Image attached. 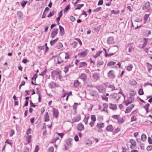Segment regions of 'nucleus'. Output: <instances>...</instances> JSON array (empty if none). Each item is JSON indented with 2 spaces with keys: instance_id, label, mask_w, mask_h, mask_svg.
<instances>
[{
  "instance_id": "1",
  "label": "nucleus",
  "mask_w": 152,
  "mask_h": 152,
  "mask_svg": "<svg viewBox=\"0 0 152 152\" xmlns=\"http://www.w3.org/2000/svg\"><path fill=\"white\" fill-rule=\"evenodd\" d=\"M130 142L131 145H130V147L131 149H134L136 146V142L133 139H130Z\"/></svg>"
},
{
  "instance_id": "2",
  "label": "nucleus",
  "mask_w": 152,
  "mask_h": 152,
  "mask_svg": "<svg viewBox=\"0 0 152 152\" xmlns=\"http://www.w3.org/2000/svg\"><path fill=\"white\" fill-rule=\"evenodd\" d=\"M108 77L110 79H113L115 77L114 71L113 70H110L107 73Z\"/></svg>"
},
{
  "instance_id": "3",
  "label": "nucleus",
  "mask_w": 152,
  "mask_h": 152,
  "mask_svg": "<svg viewBox=\"0 0 152 152\" xmlns=\"http://www.w3.org/2000/svg\"><path fill=\"white\" fill-rule=\"evenodd\" d=\"M96 88L100 93H103L105 91L104 88L102 85H100L97 86Z\"/></svg>"
},
{
  "instance_id": "4",
  "label": "nucleus",
  "mask_w": 152,
  "mask_h": 152,
  "mask_svg": "<svg viewBox=\"0 0 152 152\" xmlns=\"http://www.w3.org/2000/svg\"><path fill=\"white\" fill-rule=\"evenodd\" d=\"M100 77L99 74L98 73H95L93 74L92 75L93 80L94 81H96L98 80Z\"/></svg>"
},
{
  "instance_id": "5",
  "label": "nucleus",
  "mask_w": 152,
  "mask_h": 152,
  "mask_svg": "<svg viewBox=\"0 0 152 152\" xmlns=\"http://www.w3.org/2000/svg\"><path fill=\"white\" fill-rule=\"evenodd\" d=\"M58 31V28H55L52 31L51 35V37L52 38H54L57 34Z\"/></svg>"
},
{
  "instance_id": "6",
  "label": "nucleus",
  "mask_w": 152,
  "mask_h": 152,
  "mask_svg": "<svg viewBox=\"0 0 152 152\" xmlns=\"http://www.w3.org/2000/svg\"><path fill=\"white\" fill-rule=\"evenodd\" d=\"M134 107V105L133 104L130 105L129 107H128L125 111V113H129L132 110L133 108Z\"/></svg>"
},
{
  "instance_id": "7",
  "label": "nucleus",
  "mask_w": 152,
  "mask_h": 152,
  "mask_svg": "<svg viewBox=\"0 0 152 152\" xmlns=\"http://www.w3.org/2000/svg\"><path fill=\"white\" fill-rule=\"evenodd\" d=\"M64 56H60L58 57V64H60L64 62Z\"/></svg>"
},
{
  "instance_id": "8",
  "label": "nucleus",
  "mask_w": 152,
  "mask_h": 152,
  "mask_svg": "<svg viewBox=\"0 0 152 152\" xmlns=\"http://www.w3.org/2000/svg\"><path fill=\"white\" fill-rule=\"evenodd\" d=\"M55 47L57 49L61 50L63 48V45L60 42H58L57 43Z\"/></svg>"
},
{
  "instance_id": "9",
  "label": "nucleus",
  "mask_w": 152,
  "mask_h": 152,
  "mask_svg": "<svg viewBox=\"0 0 152 152\" xmlns=\"http://www.w3.org/2000/svg\"><path fill=\"white\" fill-rule=\"evenodd\" d=\"M134 101L133 99H128L126 101H124L123 102V104L124 105L127 106L129 104L132 103V101Z\"/></svg>"
},
{
  "instance_id": "10",
  "label": "nucleus",
  "mask_w": 152,
  "mask_h": 152,
  "mask_svg": "<svg viewBox=\"0 0 152 152\" xmlns=\"http://www.w3.org/2000/svg\"><path fill=\"white\" fill-rule=\"evenodd\" d=\"M90 95L94 98H95L98 96V93L96 91H94L91 92L90 93Z\"/></svg>"
},
{
  "instance_id": "11",
  "label": "nucleus",
  "mask_w": 152,
  "mask_h": 152,
  "mask_svg": "<svg viewBox=\"0 0 152 152\" xmlns=\"http://www.w3.org/2000/svg\"><path fill=\"white\" fill-rule=\"evenodd\" d=\"M121 94L120 92H119L117 94H114L113 96L114 97V98L117 101H118V99L120 98L121 97L120 95Z\"/></svg>"
},
{
  "instance_id": "12",
  "label": "nucleus",
  "mask_w": 152,
  "mask_h": 152,
  "mask_svg": "<svg viewBox=\"0 0 152 152\" xmlns=\"http://www.w3.org/2000/svg\"><path fill=\"white\" fill-rule=\"evenodd\" d=\"M77 129L81 131L84 129V126L81 123L78 124L77 126Z\"/></svg>"
},
{
  "instance_id": "13",
  "label": "nucleus",
  "mask_w": 152,
  "mask_h": 152,
  "mask_svg": "<svg viewBox=\"0 0 152 152\" xmlns=\"http://www.w3.org/2000/svg\"><path fill=\"white\" fill-rule=\"evenodd\" d=\"M86 54L87 51L86 50H85L80 53H79L78 55L80 57H83L86 56Z\"/></svg>"
},
{
  "instance_id": "14",
  "label": "nucleus",
  "mask_w": 152,
  "mask_h": 152,
  "mask_svg": "<svg viewBox=\"0 0 152 152\" xmlns=\"http://www.w3.org/2000/svg\"><path fill=\"white\" fill-rule=\"evenodd\" d=\"M53 116L57 118L58 117L59 112L55 108H53Z\"/></svg>"
},
{
  "instance_id": "15",
  "label": "nucleus",
  "mask_w": 152,
  "mask_h": 152,
  "mask_svg": "<svg viewBox=\"0 0 152 152\" xmlns=\"http://www.w3.org/2000/svg\"><path fill=\"white\" fill-rule=\"evenodd\" d=\"M106 129L107 132H112L113 130V128L111 125H108L106 128Z\"/></svg>"
},
{
  "instance_id": "16",
  "label": "nucleus",
  "mask_w": 152,
  "mask_h": 152,
  "mask_svg": "<svg viewBox=\"0 0 152 152\" xmlns=\"http://www.w3.org/2000/svg\"><path fill=\"white\" fill-rule=\"evenodd\" d=\"M114 42L113 39L112 37H110L107 39V43L108 44L110 45Z\"/></svg>"
},
{
  "instance_id": "17",
  "label": "nucleus",
  "mask_w": 152,
  "mask_h": 152,
  "mask_svg": "<svg viewBox=\"0 0 152 152\" xmlns=\"http://www.w3.org/2000/svg\"><path fill=\"white\" fill-rule=\"evenodd\" d=\"M44 121L45 122H48L49 121L50 118L49 116L48 115V112H46L44 116Z\"/></svg>"
},
{
  "instance_id": "18",
  "label": "nucleus",
  "mask_w": 152,
  "mask_h": 152,
  "mask_svg": "<svg viewBox=\"0 0 152 152\" xmlns=\"http://www.w3.org/2000/svg\"><path fill=\"white\" fill-rule=\"evenodd\" d=\"M148 43V39L144 38V42L141 48H144L145 47Z\"/></svg>"
},
{
  "instance_id": "19",
  "label": "nucleus",
  "mask_w": 152,
  "mask_h": 152,
  "mask_svg": "<svg viewBox=\"0 0 152 152\" xmlns=\"http://www.w3.org/2000/svg\"><path fill=\"white\" fill-rule=\"evenodd\" d=\"M110 106L109 108L113 110H115L117 108V107L116 104H114L112 103L109 104Z\"/></svg>"
},
{
  "instance_id": "20",
  "label": "nucleus",
  "mask_w": 152,
  "mask_h": 152,
  "mask_svg": "<svg viewBox=\"0 0 152 152\" xmlns=\"http://www.w3.org/2000/svg\"><path fill=\"white\" fill-rule=\"evenodd\" d=\"M150 6V3L149 1H147L146 3L144 5V6L142 7V9L143 10H145L149 7Z\"/></svg>"
},
{
  "instance_id": "21",
  "label": "nucleus",
  "mask_w": 152,
  "mask_h": 152,
  "mask_svg": "<svg viewBox=\"0 0 152 152\" xmlns=\"http://www.w3.org/2000/svg\"><path fill=\"white\" fill-rule=\"evenodd\" d=\"M60 34L61 36H62L64 34V28L61 26H59Z\"/></svg>"
},
{
  "instance_id": "22",
  "label": "nucleus",
  "mask_w": 152,
  "mask_h": 152,
  "mask_svg": "<svg viewBox=\"0 0 152 152\" xmlns=\"http://www.w3.org/2000/svg\"><path fill=\"white\" fill-rule=\"evenodd\" d=\"M87 64L85 62H80L79 65V68L87 66Z\"/></svg>"
},
{
  "instance_id": "23",
  "label": "nucleus",
  "mask_w": 152,
  "mask_h": 152,
  "mask_svg": "<svg viewBox=\"0 0 152 152\" xmlns=\"http://www.w3.org/2000/svg\"><path fill=\"white\" fill-rule=\"evenodd\" d=\"M96 127L98 128H102L104 126V124L103 123H99L97 124Z\"/></svg>"
},
{
  "instance_id": "24",
  "label": "nucleus",
  "mask_w": 152,
  "mask_h": 152,
  "mask_svg": "<svg viewBox=\"0 0 152 152\" xmlns=\"http://www.w3.org/2000/svg\"><path fill=\"white\" fill-rule=\"evenodd\" d=\"M59 72L53 71L52 72V76L53 78L55 77L57 75H59Z\"/></svg>"
},
{
  "instance_id": "25",
  "label": "nucleus",
  "mask_w": 152,
  "mask_h": 152,
  "mask_svg": "<svg viewBox=\"0 0 152 152\" xmlns=\"http://www.w3.org/2000/svg\"><path fill=\"white\" fill-rule=\"evenodd\" d=\"M80 78L83 81H85L86 80L87 78V77L85 74L82 73L80 75Z\"/></svg>"
},
{
  "instance_id": "26",
  "label": "nucleus",
  "mask_w": 152,
  "mask_h": 152,
  "mask_svg": "<svg viewBox=\"0 0 152 152\" xmlns=\"http://www.w3.org/2000/svg\"><path fill=\"white\" fill-rule=\"evenodd\" d=\"M102 52V51H99L96 52V54L93 56V57L94 58H96L99 56L101 53Z\"/></svg>"
},
{
  "instance_id": "27",
  "label": "nucleus",
  "mask_w": 152,
  "mask_h": 152,
  "mask_svg": "<svg viewBox=\"0 0 152 152\" xmlns=\"http://www.w3.org/2000/svg\"><path fill=\"white\" fill-rule=\"evenodd\" d=\"M103 50H104V51H105V57H107V56H113L114 54V53H112L111 54H108L107 53V50H106V49L104 48Z\"/></svg>"
},
{
  "instance_id": "28",
  "label": "nucleus",
  "mask_w": 152,
  "mask_h": 152,
  "mask_svg": "<svg viewBox=\"0 0 152 152\" xmlns=\"http://www.w3.org/2000/svg\"><path fill=\"white\" fill-rule=\"evenodd\" d=\"M58 40V38H57L54 40L51 41L50 42V43L51 45H54Z\"/></svg>"
},
{
  "instance_id": "29",
  "label": "nucleus",
  "mask_w": 152,
  "mask_h": 152,
  "mask_svg": "<svg viewBox=\"0 0 152 152\" xmlns=\"http://www.w3.org/2000/svg\"><path fill=\"white\" fill-rule=\"evenodd\" d=\"M141 140L143 141H145L146 140L147 137L146 135L144 134H142L141 137Z\"/></svg>"
},
{
  "instance_id": "30",
  "label": "nucleus",
  "mask_w": 152,
  "mask_h": 152,
  "mask_svg": "<svg viewBox=\"0 0 152 152\" xmlns=\"http://www.w3.org/2000/svg\"><path fill=\"white\" fill-rule=\"evenodd\" d=\"M104 62L103 61L99 60L97 62V64L96 65L98 67H100V66L103 65Z\"/></svg>"
},
{
  "instance_id": "31",
  "label": "nucleus",
  "mask_w": 152,
  "mask_h": 152,
  "mask_svg": "<svg viewBox=\"0 0 152 152\" xmlns=\"http://www.w3.org/2000/svg\"><path fill=\"white\" fill-rule=\"evenodd\" d=\"M17 16L19 18H21L23 16V14L20 11H18L17 14Z\"/></svg>"
},
{
  "instance_id": "32",
  "label": "nucleus",
  "mask_w": 152,
  "mask_h": 152,
  "mask_svg": "<svg viewBox=\"0 0 152 152\" xmlns=\"http://www.w3.org/2000/svg\"><path fill=\"white\" fill-rule=\"evenodd\" d=\"M129 83L131 85H135L137 84V82L135 80H132L129 81Z\"/></svg>"
},
{
  "instance_id": "33",
  "label": "nucleus",
  "mask_w": 152,
  "mask_h": 152,
  "mask_svg": "<svg viewBox=\"0 0 152 152\" xmlns=\"http://www.w3.org/2000/svg\"><path fill=\"white\" fill-rule=\"evenodd\" d=\"M149 105L150 104L148 103L144 107V108L146 110V113H148L149 112Z\"/></svg>"
},
{
  "instance_id": "34",
  "label": "nucleus",
  "mask_w": 152,
  "mask_h": 152,
  "mask_svg": "<svg viewBox=\"0 0 152 152\" xmlns=\"http://www.w3.org/2000/svg\"><path fill=\"white\" fill-rule=\"evenodd\" d=\"M133 68V65L132 64H130L127 66L126 69L128 71H131Z\"/></svg>"
},
{
  "instance_id": "35",
  "label": "nucleus",
  "mask_w": 152,
  "mask_h": 152,
  "mask_svg": "<svg viewBox=\"0 0 152 152\" xmlns=\"http://www.w3.org/2000/svg\"><path fill=\"white\" fill-rule=\"evenodd\" d=\"M72 140L70 139L67 140L66 141V143L69 146H71V145Z\"/></svg>"
},
{
  "instance_id": "36",
  "label": "nucleus",
  "mask_w": 152,
  "mask_h": 152,
  "mask_svg": "<svg viewBox=\"0 0 152 152\" xmlns=\"http://www.w3.org/2000/svg\"><path fill=\"white\" fill-rule=\"evenodd\" d=\"M84 6L83 4H78L77 5V8H76L75 9V10H80L81 8L82 7H83Z\"/></svg>"
},
{
  "instance_id": "37",
  "label": "nucleus",
  "mask_w": 152,
  "mask_h": 152,
  "mask_svg": "<svg viewBox=\"0 0 152 152\" xmlns=\"http://www.w3.org/2000/svg\"><path fill=\"white\" fill-rule=\"evenodd\" d=\"M116 64V63L115 62L113 61H110L107 64V66H111L115 65Z\"/></svg>"
},
{
  "instance_id": "38",
  "label": "nucleus",
  "mask_w": 152,
  "mask_h": 152,
  "mask_svg": "<svg viewBox=\"0 0 152 152\" xmlns=\"http://www.w3.org/2000/svg\"><path fill=\"white\" fill-rule=\"evenodd\" d=\"M80 83L78 80H77L74 82V85L75 87H77L80 85Z\"/></svg>"
},
{
  "instance_id": "39",
  "label": "nucleus",
  "mask_w": 152,
  "mask_h": 152,
  "mask_svg": "<svg viewBox=\"0 0 152 152\" xmlns=\"http://www.w3.org/2000/svg\"><path fill=\"white\" fill-rule=\"evenodd\" d=\"M70 8V4H68L66 7L65 8L64 10V12H66Z\"/></svg>"
},
{
  "instance_id": "40",
  "label": "nucleus",
  "mask_w": 152,
  "mask_h": 152,
  "mask_svg": "<svg viewBox=\"0 0 152 152\" xmlns=\"http://www.w3.org/2000/svg\"><path fill=\"white\" fill-rule=\"evenodd\" d=\"M120 11L119 10H113L111 11V13L117 14Z\"/></svg>"
},
{
  "instance_id": "41",
  "label": "nucleus",
  "mask_w": 152,
  "mask_h": 152,
  "mask_svg": "<svg viewBox=\"0 0 152 152\" xmlns=\"http://www.w3.org/2000/svg\"><path fill=\"white\" fill-rule=\"evenodd\" d=\"M101 7H99L94 10L93 11L94 12H97L101 10Z\"/></svg>"
},
{
  "instance_id": "42",
  "label": "nucleus",
  "mask_w": 152,
  "mask_h": 152,
  "mask_svg": "<svg viewBox=\"0 0 152 152\" xmlns=\"http://www.w3.org/2000/svg\"><path fill=\"white\" fill-rule=\"evenodd\" d=\"M64 72L65 73H66L69 71V68L66 66L64 67Z\"/></svg>"
},
{
  "instance_id": "43",
  "label": "nucleus",
  "mask_w": 152,
  "mask_h": 152,
  "mask_svg": "<svg viewBox=\"0 0 152 152\" xmlns=\"http://www.w3.org/2000/svg\"><path fill=\"white\" fill-rule=\"evenodd\" d=\"M138 93L140 95H143L144 94V92L143 89L142 88L140 89L139 90Z\"/></svg>"
},
{
  "instance_id": "44",
  "label": "nucleus",
  "mask_w": 152,
  "mask_h": 152,
  "mask_svg": "<svg viewBox=\"0 0 152 152\" xmlns=\"http://www.w3.org/2000/svg\"><path fill=\"white\" fill-rule=\"evenodd\" d=\"M81 119L80 115L78 116L75 118L74 122H77L80 120Z\"/></svg>"
},
{
  "instance_id": "45",
  "label": "nucleus",
  "mask_w": 152,
  "mask_h": 152,
  "mask_svg": "<svg viewBox=\"0 0 152 152\" xmlns=\"http://www.w3.org/2000/svg\"><path fill=\"white\" fill-rule=\"evenodd\" d=\"M27 2H28V1H23V2L21 3V5L22 6V7L23 8H24V7L25 5H26V3Z\"/></svg>"
},
{
  "instance_id": "46",
  "label": "nucleus",
  "mask_w": 152,
  "mask_h": 152,
  "mask_svg": "<svg viewBox=\"0 0 152 152\" xmlns=\"http://www.w3.org/2000/svg\"><path fill=\"white\" fill-rule=\"evenodd\" d=\"M91 119L94 122L96 121V118L95 115H92L91 116Z\"/></svg>"
},
{
  "instance_id": "47",
  "label": "nucleus",
  "mask_w": 152,
  "mask_h": 152,
  "mask_svg": "<svg viewBox=\"0 0 152 152\" xmlns=\"http://www.w3.org/2000/svg\"><path fill=\"white\" fill-rule=\"evenodd\" d=\"M54 148L53 146H51L49 147L48 150V152H53Z\"/></svg>"
},
{
  "instance_id": "48",
  "label": "nucleus",
  "mask_w": 152,
  "mask_h": 152,
  "mask_svg": "<svg viewBox=\"0 0 152 152\" xmlns=\"http://www.w3.org/2000/svg\"><path fill=\"white\" fill-rule=\"evenodd\" d=\"M147 65L149 67L148 70L150 71L151 69H152V65L148 63H147Z\"/></svg>"
},
{
  "instance_id": "49",
  "label": "nucleus",
  "mask_w": 152,
  "mask_h": 152,
  "mask_svg": "<svg viewBox=\"0 0 152 152\" xmlns=\"http://www.w3.org/2000/svg\"><path fill=\"white\" fill-rule=\"evenodd\" d=\"M149 15H150V14H149L148 15H147V14H146L145 15L144 17V19L145 20V22H146V21L147 20Z\"/></svg>"
},
{
  "instance_id": "50",
  "label": "nucleus",
  "mask_w": 152,
  "mask_h": 152,
  "mask_svg": "<svg viewBox=\"0 0 152 152\" xmlns=\"http://www.w3.org/2000/svg\"><path fill=\"white\" fill-rule=\"evenodd\" d=\"M31 135H28L26 138V140H27V142L28 143H29L30 142V139L31 138Z\"/></svg>"
},
{
  "instance_id": "51",
  "label": "nucleus",
  "mask_w": 152,
  "mask_h": 152,
  "mask_svg": "<svg viewBox=\"0 0 152 152\" xmlns=\"http://www.w3.org/2000/svg\"><path fill=\"white\" fill-rule=\"evenodd\" d=\"M130 94L131 95L133 96H135L136 94V92L133 90H131L130 91Z\"/></svg>"
},
{
  "instance_id": "52",
  "label": "nucleus",
  "mask_w": 152,
  "mask_h": 152,
  "mask_svg": "<svg viewBox=\"0 0 152 152\" xmlns=\"http://www.w3.org/2000/svg\"><path fill=\"white\" fill-rule=\"evenodd\" d=\"M54 13V11H53L52 12H50L49 13V14L48 15L47 17H50L51 16H52Z\"/></svg>"
},
{
  "instance_id": "53",
  "label": "nucleus",
  "mask_w": 152,
  "mask_h": 152,
  "mask_svg": "<svg viewBox=\"0 0 152 152\" xmlns=\"http://www.w3.org/2000/svg\"><path fill=\"white\" fill-rule=\"evenodd\" d=\"M70 20L73 22H74L75 20V18L73 16H70Z\"/></svg>"
},
{
  "instance_id": "54",
  "label": "nucleus",
  "mask_w": 152,
  "mask_h": 152,
  "mask_svg": "<svg viewBox=\"0 0 152 152\" xmlns=\"http://www.w3.org/2000/svg\"><path fill=\"white\" fill-rule=\"evenodd\" d=\"M147 150L148 151H150L152 150V145H149L147 148Z\"/></svg>"
},
{
  "instance_id": "55",
  "label": "nucleus",
  "mask_w": 152,
  "mask_h": 152,
  "mask_svg": "<svg viewBox=\"0 0 152 152\" xmlns=\"http://www.w3.org/2000/svg\"><path fill=\"white\" fill-rule=\"evenodd\" d=\"M103 2V0H99V1L98 5H101L102 4Z\"/></svg>"
},
{
  "instance_id": "56",
  "label": "nucleus",
  "mask_w": 152,
  "mask_h": 152,
  "mask_svg": "<svg viewBox=\"0 0 152 152\" xmlns=\"http://www.w3.org/2000/svg\"><path fill=\"white\" fill-rule=\"evenodd\" d=\"M63 56H64V57L65 59H67L69 58V56L68 54L66 53H65V54Z\"/></svg>"
},
{
  "instance_id": "57",
  "label": "nucleus",
  "mask_w": 152,
  "mask_h": 152,
  "mask_svg": "<svg viewBox=\"0 0 152 152\" xmlns=\"http://www.w3.org/2000/svg\"><path fill=\"white\" fill-rule=\"evenodd\" d=\"M94 124L95 122L94 121H91L89 123V125L91 127H92L94 126Z\"/></svg>"
},
{
  "instance_id": "58",
  "label": "nucleus",
  "mask_w": 152,
  "mask_h": 152,
  "mask_svg": "<svg viewBox=\"0 0 152 152\" xmlns=\"http://www.w3.org/2000/svg\"><path fill=\"white\" fill-rule=\"evenodd\" d=\"M103 107H104V108H105V109H106L107 108V107H108V104L104 103L103 104Z\"/></svg>"
},
{
  "instance_id": "59",
  "label": "nucleus",
  "mask_w": 152,
  "mask_h": 152,
  "mask_svg": "<svg viewBox=\"0 0 152 152\" xmlns=\"http://www.w3.org/2000/svg\"><path fill=\"white\" fill-rule=\"evenodd\" d=\"M134 49L133 47L131 46H130L129 48V52H131Z\"/></svg>"
},
{
  "instance_id": "60",
  "label": "nucleus",
  "mask_w": 152,
  "mask_h": 152,
  "mask_svg": "<svg viewBox=\"0 0 152 152\" xmlns=\"http://www.w3.org/2000/svg\"><path fill=\"white\" fill-rule=\"evenodd\" d=\"M30 104L31 105V107H35L36 106V105L34 104H33L31 100L30 101Z\"/></svg>"
},
{
  "instance_id": "61",
  "label": "nucleus",
  "mask_w": 152,
  "mask_h": 152,
  "mask_svg": "<svg viewBox=\"0 0 152 152\" xmlns=\"http://www.w3.org/2000/svg\"><path fill=\"white\" fill-rule=\"evenodd\" d=\"M148 142H149V143L150 144H152V139H151V138L150 137H149L148 138Z\"/></svg>"
},
{
  "instance_id": "62",
  "label": "nucleus",
  "mask_w": 152,
  "mask_h": 152,
  "mask_svg": "<svg viewBox=\"0 0 152 152\" xmlns=\"http://www.w3.org/2000/svg\"><path fill=\"white\" fill-rule=\"evenodd\" d=\"M148 85H151V86H152V84L151 83H145L144 84V86H145Z\"/></svg>"
},
{
  "instance_id": "63",
  "label": "nucleus",
  "mask_w": 152,
  "mask_h": 152,
  "mask_svg": "<svg viewBox=\"0 0 152 152\" xmlns=\"http://www.w3.org/2000/svg\"><path fill=\"white\" fill-rule=\"evenodd\" d=\"M109 87L111 88V90L112 91L115 89V87L113 85H111Z\"/></svg>"
},
{
  "instance_id": "64",
  "label": "nucleus",
  "mask_w": 152,
  "mask_h": 152,
  "mask_svg": "<svg viewBox=\"0 0 152 152\" xmlns=\"http://www.w3.org/2000/svg\"><path fill=\"white\" fill-rule=\"evenodd\" d=\"M49 10L50 9L48 7H47L45 8L44 12H45V13H47Z\"/></svg>"
}]
</instances>
